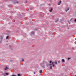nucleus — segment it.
Segmentation results:
<instances>
[{
    "label": "nucleus",
    "mask_w": 76,
    "mask_h": 76,
    "mask_svg": "<svg viewBox=\"0 0 76 76\" xmlns=\"http://www.w3.org/2000/svg\"><path fill=\"white\" fill-rule=\"evenodd\" d=\"M60 61H58V63H60Z\"/></svg>",
    "instance_id": "obj_20"
},
{
    "label": "nucleus",
    "mask_w": 76,
    "mask_h": 76,
    "mask_svg": "<svg viewBox=\"0 0 76 76\" xmlns=\"http://www.w3.org/2000/svg\"><path fill=\"white\" fill-rule=\"evenodd\" d=\"M6 75H9V73H6Z\"/></svg>",
    "instance_id": "obj_11"
},
{
    "label": "nucleus",
    "mask_w": 76,
    "mask_h": 76,
    "mask_svg": "<svg viewBox=\"0 0 76 76\" xmlns=\"http://www.w3.org/2000/svg\"><path fill=\"white\" fill-rule=\"evenodd\" d=\"M51 65H52V64H50L49 65V66H51Z\"/></svg>",
    "instance_id": "obj_23"
},
{
    "label": "nucleus",
    "mask_w": 76,
    "mask_h": 76,
    "mask_svg": "<svg viewBox=\"0 0 76 76\" xmlns=\"http://www.w3.org/2000/svg\"><path fill=\"white\" fill-rule=\"evenodd\" d=\"M61 3V1H60V2L58 3V5H60Z\"/></svg>",
    "instance_id": "obj_3"
},
{
    "label": "nucleus",
    "mask_w": 76,
    "mask_h": 76,
    "mask_svg": "<svg viewBox=\"0 0 76 76\" xmlns=\"http://www.w3.org/2000/svg\"><path fill=\"white\" fill-rule=\"evenodd\" d=\"M52 10H53V9H51V10H49V11H50V12H52Z\"/></svg>",
    "instance_id": "obj_10"
},
{
    "label": "nucleus",
    "mask_w": 76,
    "mask_h": 76,
    "mask_svg": "<svg viewBox=\"0 0 76 76\" xmlns=\"http://www.w3.org/2000/svg\"><path fill=\"white\" fill-rule=\"evenodd\" d=\"M75 76H76V75H75Z\"/></svg>",
    "instance_id": "obj_28"
},
{
    "label": "nucleus",
    "mask_w": 76,
    "mask_h": 76,
    "mask_svg": "<svg viewBox=\"0 0 76 76\" xmlns=\"http://www.w3.org/2000/svg\"><path fill=\"white\" fill-rule=\"evenodd\" d=\"M8 69L7 67H6V68H5V70H6Z\"/></svg>",
    "instance_id": "obj_8"
},
{
    "label": "nucleus",
    "mask_w": 76,
    "mask_h": 76,
    "mask_svg": "<svg viewBox=\"0 0 76 76\" xmlns=\"http://www.w3.org/2000/svg\"><path fill=\"white\" fill-rule=\"evenodd\" d=\"M72 18H71V19H70V21H72Z\"/></svg>",
    "instance_id": "obj_22"
},
{
    "label": "nucleus",
    "mask_w": 76,
    "mask_h": 76,
    "mask_svg": "<svg viewBox=\"0 0 76 76\" xmlns=\"http://www.w3.org/2000/svg\"><path fill=\"white\" fill-rule=\"evenodd\" d=\"M34 35H35V34L34 33V31H32L31 33V35L32 36H34Z\"/></svg>",
    "instance_id": "obj_2"
},
{
    "label": "nucleus",
    "mask_w": 76,
    "mask_h": 76,
    "mask_svg": "<svg viewBox=\"0 0 76 76\" xmlns=\"http://www.w3.org/2000/svg\"><path fill=\"white\" fill-rule=\"evenodd\" d=\"M45 67V66H43V67Z\"/></svg>",
    "instance_id": "obj_27"
},
{
    "label": "nucleus",
    "mask_w": 76,
    "mask_h": 76,
    "mask_svg": "<svg viewBox=\"0 0 76 76\" xmlns=\"http://www.w3.org/2000/svg\"><path fill=\"white\" fill-rule=\"evenodd\" d=\"M12 76H17V75H12Z\"/></svg>",
    "instance_id": "obj_13"
},
{
    "label": "nucleus",
    "mask_w": 76,
    "mask_h": 76,
    "mask_svg": "<svg viewBox=\"0 0 76 76\" xmlns=\"http://www.w3.org/2000/svg\"><path fill=\"white\" fill-rule=\"evenodd\" d=\"M62 62H63V63H64V62H65V60L64 59H62Z\"/></svg>",
    "instance_id": "obj_5"
},
{
    "label": "nucleus",
    "mask_w": 76,
    "mask_h": 76,
    "mask_svg": "<svg viewBox=\"0 0 76 76\" xmlns=\"http://www.w3.org/2000/svg\"><path fill=\"white\" fill-rule=\"evenodd\" d=\"M55 64H57V61H55Z\"/></svg>",
    "instance_id": "obj_7"
},
{
    "label": "nucleus",
    "mask_w": 76,
    "mask_h": 76,
    "mask_svg": "<svg viewBox=\"0 0 76 76\" xmlns=\"http://www.w3.org/2000/svg\"><path fill=\"white\" fill-rule=\"evenodd\" d=\"M42 72V70H41L39 71V72L40 73H41Z\"/></svg>",
    "instance_id": "obj_4"
},
{
    "label": "nucleus",
    "mask_w": 76,
    "mask_h": 76,
    "mask_svg": "<svg viewBox=\"0 0 76 76\" xmlns=\"http://www.w3.org/2000/svg\"><path fill=\"white\" fill-rule=\"evenodd\" d=\"M9 38V36H7V37H6V39H7Z\"/></svg>",
    "instance_id": "obj_16"
},
{
    "label": "nucleus",
    "mask_w": 76,
    "mask_h": 76,
    "mask_svg": "<svg viewBox=\"0 0 76 76\" xmlns=\"http://www.w3.org/2000/svg\"><path fill=\"white\" fill-rule=\"evenodd\" d=\"M22 61H24V59H22Z\"/></svg>",
    "instance_id": "obj_15"
},
{
    "label": "nucleus",
    "mask_w": 76,
    "mask_h": 76,
    "mask_svg": "<svg viewBox=\"0 0 76 76\" xmlns=\"http://www.w3.org/2000/svg\"><path fill=\"white\" fill-rule=\"evenodd\" d=\"M4 76H6V75H4Z\"/></svg>",
    "instance_id": "obj_26"
},
{
    "label": "nucleus",
    "mask_w": 76,
    "mask_h": 76,
    "mask_svg": "<svg viewBox=\"0 0 76 76\" xmlns=\"http://www.w3.org/2000/svg\"><path fill=\"white\" fill-rule=\"evenodd\" d=\"M34 74H35V72H34Z\"/></svg>",
    "instance_id": "obj_24"
},
{
    "label": "nucleus",
    "mask_w": 76,
    "mask_h": 76,
    "mask_svg": "<svg viewBox=\"0 0 76 76\" xmlns=\"http://www.w3.org/2000/svg\"><path fill=\"white\" fill-rule=\"evenodd\" d=\"M69 10V8H67V10H65V11H66V12H67V11H68V10Z\"/></svg>",
    "instance_id": "obj_6"
},
{
    "label": "nucleus",
    "mask_w": 76,
    "mask_h": 76,
    "mask_svg": "<svg viewBox=\"0 0 76 76\" xmlns=\"http://www.w3.org/2000/svg\"><path fill=\"white\" fill-rule=\"evenodd\" d=\"M3 37L1 36V37L0 38V43H1V41H2V39H3Z\"/></svg>",
    "instance_id": "obj_1"
},
{
    "label": "nucleus",
    "mask_w": 76,
    "mask_h": 76,
    "mask_svg": "<svg viewBox=\"0 0 76 76\" xmlns=\"http://www.w3.org/2000/svg\"><path fill=\"white\" fill-rule=\"evenodd\" d=\"M74 21H75V22H76V19H75V20H74Z\"/></svg>",
    "instance_id": "obj_19"
},
{
    "label": "nucleus",
    "mask_w": 76,
    "mask_h": 76,
    "mask_svg": "<svg viewBox=\"0 0 76 76\" xmlns=\"http://www.w3.org/2000/svg\"><path fill=\"white\" fill-rule=\"evenodd\" d=\"M55 66V65L54 64H53L52 65V67H54V66Z\"/></svg>",
    "instance_id": "obj_14"
},
{
    "label": "nucleus",
    "mask_w": 76,
    "mask_h": 76,
    "mask_svg": "<svg viewBox=\"0 0 76 76\" xmlns=\"http://www.w3.org/2000/svg\"><path fill=\"white\" fill-rule=\"evenodd\" d=\"M50 63H52V61H50Z\"/></svg>",
    "instance_id": "obj_17"
},
{
    "label": "nucleus",
    "mask_w": 76,
    "mask_h": 76,
    "mask_svg": "<svg viewBox=\"0 0 76 76\" xmlns=\"http://www.w3.org/2000/svg\"><path fill=\"white\" fill-rule=\"evenodd\" d=\"M50 69H52V66H50Z\"/></svg>",
    "instance_id": "obj_18"
},
{
    "label": "nucleus",
    "mask_w": 76,
    "mask_h": 76,
    "mask_svg": "<svg viewBox=\"0 0 76 76\" xmlns=\"http://www.w3.org/2000/svg\"><path fill=\"white\" fill-rule=\"evenodd\" d=\"M69 24H70V23H69Z\"/></svg>",
    "instance_id": "obj_25"
},
{
    "label": "nucleus",
    "mask_w": 76,
    "mask_h": 76,
    "mask_svg": "<svg viewBox=\"0 0 76 76\" xmlns=\"http://www.w3.org/2000/svg\"><path fill=\"white\" fill-rule=\"evenodd\" d=\"M70 59H71V58H68V60H70Z\"/></svg>",
    "instance_id": "obj_9"
},
{
    "label": "nucleus",
    "mask_w": 76,
    "mask_h": 76,
    "mask_svg": "<svg viewBox=\"0 0 76 76\" xmlns=\"http://www.w3.org/2000/svg\"><path fill=\"white\" fill-rule=\"evenodd\" d=\"M54 62H52V64H54Z\"/></svg>",
    "instance_id": "obj_21"
},
{
    "label": "nucleus",
    "mask_w": 76,
    "mask_h": 76,
    "mask_svg": "<svg viewBox=\"0 0 76 76\" xmlns=\"http://www.w3.org/2000/svg\"><path fill=\"white\" fill-rule=\"evenodd\" d=\"M18 76H21V75H20V74H18Z\"/></svg>",
    "instance_id": "obj_12"
}]
</instances>
